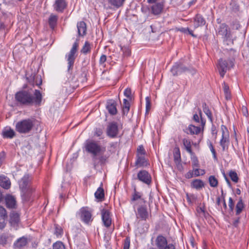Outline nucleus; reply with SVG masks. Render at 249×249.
<instances>
[{"label":"nucleus","mask_w":249,"mask_h":249,"mask_svg":"<svg viewBox=\"0 0 249 249\" xmlns=\"http://www.w3.org/2000/svg\"><path fill=\"white\" fill-rule=\"evenodd\" d=\"M53 249H65L63 243L61 241H57L53 244Z\"/></svg>","instance_id":"obj_45"},{"label":"nucleus","mask_w":249,"mask_h":249,"mask_svg":"<svg viewBox=\"0 0 249 249\" xmlns=\"http://www.w3.org/2000/svg\"><path fill=\"white\" fill-rule=\"evenodd\" d=\"M123 107H128L130 108V103L127 99H124Z\"/></svg>","instance_id":"obj_63"},{"label":"nucleus","mask_w":249,"mask_h":249,"mask_svg":"<svg viewBox=\"0 0 249 249\" xmlns=\"http://www.w3.org/2000/svg\"><path fill=\"white\" fill-rule=\"evenodd\" d=\"M138 205L137 212H136L137 218L142 220H146L149 216L146 205L145 203H142Z\"/></svg>","instance_id":"obj_7"},{"label":"nucleus","mask_w":249,"mask_h":249,"mask_svg":"<svg viewBox=\"0 0 249 249\" xmlns=\"http://www.w3.org/2000/svg\"><path fill=\"white\" fill-rule=\"evenodd\" d=\"M54 233L56 236L61 235L63 233V230L60 227H56Z\"/></svg>","instance_id":"obj_58"},{"label":"nucleus","mask_w":249,"mask_h":249,"mask_svg":"<svg viewBox=\"0 0 249 249\" xmlns=\"http://www.w3.org/2000/svg\"><path fill=\"white\" fill-rule=\"evenodd\" d=\"M187 130L186 132L188 134H190L191 135H197L200 133L201 128L200 126H196L194 125L190 124L187 129Z\"/></svg>","instance_id":"obj_33"},{"label":"nucleus","mask_w":249,"mask_h":249,"mask_svg":"<svg viewBox=\"0 0 249 249\" xmlns=\"http://www.w3.org/2000/svg\"><path fill=\"white\" fill-rule=\"evenodd\" d=\"M142 194L136 191L135 188L132 197L130 199V203L133 204V208L135 209L136 206L140 204L146 203V200L142 198Z\"/></svg>","instance_id":"obj_9"},{"label":"nucleus","mask_w":249,"mask_h":249,"mask_svg":"<svg viewBox=\"0 0 249 249\" xmlns=\"http://www.w3.org/2000/svg\"><path fill=\"white\" fill-rule=\"evenodd\" d=\"M79 214L83 222L86 224H89L93 220L91 212L88 207H82L80 209Z\"/></svg>","instance_id":"obj_8"},{"label":"nucleus","mask_w":249,"mask_h":249,"mask_svg":"<svg viewBox=\"0 0 249 249\" xmlns=\"http://www.w3.org/2000/svg\"><path fill=\"white\" fill-rule=\"evenodd\" d=\"M32 178L28 175H25L19 181V187L21 191V196L24 201L30 200L32 193L35 190L31 185Z\"/></svg>","instance_id":"obj_4"},{"label":"nucleus","mask_w":249,"mask_h":249,"mask_svg":"<svg viewBox=\"0 0 249 249\" xmlns=\"http://www.w3.org/2000/svg\"><path fill=\"white\" fill-rule=\"evenodd\" d=\"M79 46V43L78 40H77L73 44L72 47L66 56H67V61H68V74L70 75V77L68 78V82L70 83V87H72L73 88L75 85L74 84V83L76 82V80H75L74 76L72 74V70L74 66V63L75 61V59L76 58V56L75 55L76 53L77 52L78 48Z\"/></svg>","instance_id":"obj_3"},{"label":"nucleus","mask_w":249,"mask_h":249,"mask_svg":"<svg viewBox=\"0 0 249 249\" xmlns=\"http://www.w3.org/2000/svg\"><path fill=\"white\" fill-rule=\"evenodd\" d=\"M130 108L126 107H123V114L124 115H126L129 112Z\"/></svg>","instance_id":"obj_62"},{"label":"nucleus","mask_w":249,"mask_h":249,"mask_svg":"<svg viewBox=\"0 0 249 249\" xmlns=\"http://www.w3.org/2000/svg\"><path fill=\"white\" fill-rule=\"evenodd\" d=\"M194 172V177H198L200 175L203 176L205 174V171L204 169L196 168L193 169Z\"/></svg>","instance_id":"obj_46"},{"label":"nucleus","mask_w":249,"mask_h":249,"mask_svg":"<svg viewBox=\"0 0 249 249\" xmlns=\"http://www.w3.org/2000/svg\"><path fill=\"white\" fill-rule=\"evenodd\" d=\"M194 27L195 28L204 26L206 24L205 18L200 14H197L194 18Z\"/></svg>","instance_id":"obj_20"},{"label":"nucleus","mask_w":249,"mask_h":249,"mask_svg":"<svg viewBox=\"0 0 249 249\" xmlns=\"http://www.w3.org/2000/svg\"><path fill=\"white\" fill-rule=\"evenodd\" d=\"M219 143L222 148L223 151L228 150L230 143L229 135L228 134L227 137H222Z\"/></svg>","instance_id":"obj_29"},{"label":"nucleus","mask_w":249,"mask_h":249,"mask_svg":"<svg viewBox=\"0 0 249 249\" xmlns=\"http://www.w3.org/2000/svg\"><path fill=\"white\" fill-rule=\"evenodd\" d=\"M0 186L5 189H8L10 187L11 182L9 179L3 176H0Z\"/></svg>","instance_id":"obj_26"},{"label":"nucleus","mask_w":249,"mask_h":249,"mask_svg":"<svg viewBox=\"0 0 249 249\" xmlns=\"http://www.w3.org/2000/svg\"><path fill=\"white\" fill-rule=\"evenodd\" d=\"M27 239L24 237L18 239L14 244L15 248L21 249L25 247L27 244Z\"/></svg>","instance_id":"obj_27"},{"label":"nucleus","mask_w":249,"mask_h":249,"mask_svg":"<svg viewBox=\"0 0 249 249\" xmlns=\"http://www.w3.org/2000/svg\"><path fill=\"white\" fill-rule=\"evenodd\" d=\"M103 133V129L101 128H96L94 132V136L100 137Z\"/></svg>","instance_id":"obj_54"},{"label":"nucleus","mask_w":249,"mask_h":249,"mask_svg":"<svg viewBox=\"0 0 249 249\" xmlns=\"http://www.w3.org/2000/svg\"><path fill=\"white\" fill-rule=\"evenodd\" d=\"M19 221V215L16 212H13L10 213V223L12 226H17Z\"/></svg>","instance_id":"obj_28"},{"label":"nucleus","mask_w":249,"mask_h":249,"mask_svg":"<svg viewBox=\"0 0 249 249\" xmlns=\"http://www.w3.org/2000/svg\"><path fill=\"white\" fill-rule=\"evenodd\" d=\"M67 5L65 0H55L53 5L54 9L58 12H63Z\"/></svg>","instance_id":"obj_18"},{"label":"nucleus","mask_w":249,"mask_h":249,"mask_svg":"<svg viewBox=\"0 0 249 249\" xmlns=\"http://www.w3.org/2000/svg\"><path fill=\"white\" fill-rule=\"evenodd\" d=\"M15 101L21 106H39L42 95L39 90L23 89L17 92L15 95Z\"/></svg>","instance_id":"obj_2"},{"label":"nucleus","mask_w":249,"mask_h":249,"mask_svg":"<svg viewBox=\"0 0 249 249\" xmlns=\"http://www.w3.org/2000/svg\"><path fill=\"white\" fill-rule=\"evenodd\" d=\"M136 159L135 165L137 168L145 167L148 164V161L145 159L144 156L136 155Z\"/></svg>","instance_id":"obj_22"},{"label":"nucleus","mask_w":249,"mask_h":249,"mask_svg":"<svg viewBox=\"0 0 249 249\" xmlns=\"http://www.w3.org/2000/svg\"><path fill=\"white\" fill-rule=\"evenodd\" d=\"M246 205L244 203L243 200L241 197H240L237 203L236 204L235 207V215L236 216H239L240 214L243 212V211L245 209Z\"/></svg>","instance_id":"obj_21"},{"label":"nucleus","mask_w":249,"mask_h":249,"mask_svg":"<svg viewBox=\"0 0 249 249\" xmlns=\"http://www.w3.org/2000/svg\"><path fill=\"white\" fill-rule=\"evenodd\" d=\"M118 125L116 122H112L108 123L107 127V134L111 138L117 137L118 134Z\"/></svg>","instance_id":"obj_10"},{"label":"nucleus","mask_w":249,"mask_h":249,"mask_svg":"<svg viewBox=\"0 0 249 249\" xmlns=\"http://www.w3.org/2000/svg\"><path fill=\"white\" fill-rule=\"evenodd\" d=\"M91 51V45L89 42L86 41L84 46L81 50V53H82L86 54L89 53Z\"/></svg>","instance_id":"obj_39"},{"label":"nucleus","mask_w":249,"mask_h":249,"mask_svg":"<svg viewBox=\"0 0 249 249\" xmlns=\"http://www.w3.org/2000/svg\"><path fill=\"white\" fill-rule=\"evenodd\" d=\"M229 8L232 12L236 13L239 11L240 6L236 0H231L230 3Z\"/></svg>","instance_id":"obj_35"},{"label":"nucleus","mask_w":249,"mask_h":249,"mask_svg":"<svg viewBox=\"0 0 249 249\" xmlns=\"http://www.w3.org/2000/svg\"><path fill=\"white\" fill-rule=\"evenodd\" d=\"M164 249H176L175 246L172 243L168 244V246H167Z\"/></svg>","instance_id":"obj_64"},{"label":"nucleus","mask_w":249,"mask_h":249,"mask_svg":"<svg viewBox=\"0 0 249 249\" xmlns=\"http://www.w3.org/2000/svg\"><path fill=\"white\" fill-rule=\"evenodd\" d=\"M106 108L111 115H116L117 113L116 103L114 100L108 101L107 103Z\"/></svg>","instance_id":"obj_19"},{"label":"nucleus","mask_w":249,"mask_h":249,"mask_svg":"<svg viewBox=\"0 0 249 249\" xmlns=\"http://www.w3.org/2000/svg\"><path fill=\"white\" fill-rule=\"evenodd\" d=\"M164 6L163 1L160 2H155L150 8V11L151 14L157 16L160 15L163 9Z\"/></svg>","instance_id":"obj_15"},{"label":"nucleus","mask_w":249,"mask_h":249,"mask_svg":"<svg viewBox=\"0 0 249 249\" xmlns=\"http://www.w3.org/2000/svg\"><path fill=\"white\" fill-rule=\"evenodd\" d=\"M155 244L158 249H164L168 246L166 238L162 235L157 236L155 240Z\"/></svg>","instance_id":"obj_16"},{"label":"nucleus","mask_w":249,"mask_h":249,"mask_svg":"<svg viewBox=\"0 0 249 249\" xmlns=\"http://www.w3.org/2000/svg\"><path fill=\"white\" fill-rule=\"evenodd\" d=\"M130 240L129 237H126L124 240L123 249H129Z\"/></svg>","instance_id":"obj_51"},{"label":"nucleus","mask_w":249,"mask_h":249,"mask_svg":"<svg viewBox=\"0 0 249 249\" xmlns=\"http://www.w3.org/2000/svg\"><path fill=\"white\" fill-rule=\"evenodd\" d=\"M208 145L210 149V150L212 152V154H213V158L214 160H217V156H216V151L213 145V144L212 143L210 142V141H209L208 142Z\"/></svg>","instance_id":"obj_48"},{"label":"nucleus","mask_w":249,"mask_h":249,"mask_svg":"<svg viewBox=\"0 0 249 249\" xmlns=\"http://www.w3.org/2000/svg\"><path fill=\"white\" fill-rule=\"evenodd\" d=\"M221 129L222 131V137H227V135L229 134V132L227 127L224 125H222Z\"/></svg>","instance_id":"obj_52"},{"label":"nucleus","mask_w":249,"mask_h":249,"mask_svg":"<svg viewBox=\"0 0 249 249\" xmlns=\"http://www.w3.org/2000/svg\"><path fill=\"white\" fill-rule=\"evenodd\" d=\"M182 142L186 150L191 155H193L194 153L192 150L190 141L184 138L182 140Z\"/></svg>","instance_id":"obj_37"},{"label":"nucleus","mask_w":249,"mask_h":249,"mask_svg":"<svg viewBox=\"0 0 249 249\" xmlns=\"http://www.w3.org/2000/svg\"><path fill=\"white\" fill-rule=\"evenodd\" d=\"M16 133L15 131L11 128H5L2 131V136L4 138L12 139L14 137Z\"/></svg>","instance_id":"obj_32"},{"label":"nucleus","mask_w":249,"mask_h":249,"mask_svg":"<svg viewBox=\"0 0 249 249\" xmlns=\"http://www.w3.org/2000/svg\"><path fill=\"white\" fill-rule=\"evenodd\" d=\"M124 95L126 96L128 99L131 100V90L130 88H127L124 91Z\"/></svg>","instance_id":"obj_53"},{"label":"nucleus","mask_w":249,"mask_h":249,"mask_svg":"<svg viewBox=\"0 0 249 249\" xmlns=\"http://www.w3.org/2000/svg\"><path fill=\"white\" fill-rule=\"evenodd\" d=\"M229 207L231 211H233L234 208V202L231 197H230L229 199Z\"/></svg>","instance_id":"obj_55"},{"label":"nucleus","mask_w":249,"mask_h":249,"mask_svg":"<svg viewBox=\"0 0 249 249\" xmlns=\"http://www.w3.org/2000/svg\"><path fill=\"white\" fill-rule=\"evenodd\" d=\"M0 217L1 219H6L7 217L6 210L3 207L0 206Z\"/></svg>","instance_id":"obj_50"},{"label":"nucleus","mask_w":249,"mask_h":249,"mask_svg":"<svg viewBox=\"0 0 249 249\" xmlns=\"http://www.w3.org/2000/svg\"><path fill=\"white\" fill-rule=\"evenodd\" d=\"M58 17L56 15L51 14L48 19V23L52 29H54L57 24Z\"/></svg>","instance_id":"obj_31"},{"label":"nucleus","mask_w":249,"mask_h":249,"mask_svg":"<svg viewBox=\"0 0 249 249\" xmlns=\"http://www.w3.org/2000/svg\"><path fill=\"white\" fill-rule=\"evenodd\" d=\"M95 197L98 199H102L104 198L105 193L104 190L103 188L99 187L97 191L95 192Z\"/></svg>","instance_id":"obj_38"},{"label":"nucleus","mask_w":249,"mask_h":249,"mask_svg":"<svg viewBox=\"0 0 249 249\" xmlns=\"http://www.w3.org/2000/svg\"><path fill=\"white\" fill-rule=\"evenodd\" d=\"M233 63L231 60H223L220 59L219 60L218 69L219 74L222 77H223L228 69L232 67Z\"/></svg>","instance_id":"obj_6"},{"label":"nucleus","mask_w":249,"mask_h":249,"mask_svg":"<svg viewBox=\"0 0 249 249\" xmlns=\"http://www.w3.org/2000/svg\"><path fill=\"white\" fill-rule=\"evenodd\" d=\"M101 216L104 225L107 228L109 227L111 224V218L109 211L107 209H103L101 211Z\"/></svg>","instance_id":"obj_14"},{"label":"nucleus","mask_w":249,"mask_h":249,"mask_svg":"<svg viewBox=\"0 0 249 249\" xmlns=\"http://www.w3.org/2000/svg\"><path fill=\"white\" fill-rule=\"evenodd\" d=\"M151 103L150 98L148 97L146 98V111L148 112L150 109Z\"/></svg>","instance_id":"obj_56"},{"label":"nucleus","mask_w":249,"mask_h":249,"mask_svg":"<svg viewBox=\"0 0 249 249\" xmlns=\"http://www.w3.org/2000/svg\"><path fill=\"white\" fill-rule=\"evenodd\" d=\"M229 176L231 179V180L235 183L238 182L239 178L238 177L237 174L236 172L233 170H231L229 172Z\"/></svg>","instance_id":"obj_44"},{"label":"nucleus","mask_w":249,"mask_h":249,"mask_svg":"<svg viewBox=\"0 0 249 249\" xmlns=\"http://www.w3.org/2000/svg\"><path fill=\"white\" fill-rule=\"evenodd\" d=\"M197 110L198 111L199 115L197 114V113H195L193 116V120L196 123H199V116L200 117V123H201V126L203 127L205 124V121L202 119V112L200 108H198Z\"/></svg>","instance_id":"obj_34"},{"label":"nucleus","mask_w":249,"mask_h":249,"mask_svg":"<svg viewBox=\"0 0 249 249\" xmlns=\"http://www.w3.org/2000/svg\"><path fill=\"white\" fill-rule=\"evenodd\" d=\"M209 182L212 187H216L218 186V181L214 176H210L209 178Z\"/></svg>","instance_id":"obj_42"},{"label":"nucleus","mask_w":249,"mask_h":249,"mask_svg":"<svg viewBox=\"0 0 249 249\" xmlns=\"http://www.w3.org/2000/svg\"><path fill=\"white\" fill-rule=\"evenodd\" d=\"M138 179L143 183L149 185L152 181V178L150 174L146 170L140 171L137 174Z\"/></svg>","instance_id":"obj_11"},{"label":"nucleus","mask_w":249,"mask_h":249,"mask_svg":"<svg viewBox=\"0 0 249 249\" xmlns=\"http://www.w3.org/2000/svg\"><path fill=\"white\" fill-rule=\"evenodd\" d=\"M125 1V0H108L109 4L117 8L122 6Z\"/></svg>","instance_id":"obj_36"},{"label":"nucleus","mask_w":249,"mask_h":249,"mask_svg":"<svg viewBox=\"0 0 249 249\" xmlns=\"http://www.w3.org/2000/svg\"><path fill=\"white\" fill-rule=\"evenodd\" d=\"M77 28L79 36H83L86 34L87 26L84 21H80L77 23Z\"/></svg>","instance_id":"obj_24"},{"label":"nucleus","mask_w":249,"mask_h":249,"mask_svg":"<svg viewBox=\"0 0 249 249\" xmlns=\"http://www.w3.org/2000/svg\"><path fill=\"white\" fill-rule=\"evenodd\" d=\"M174 160L177 165L179 164L181 162V155L179 148L176 147L173 151Z\"/></svg>","instance_id":"obj_30"},{"label":"nucleus","mask_w":249,"mask_h":249,"mask_svg":"<svg viewBox=\"0 0 249 249\" xmlns=\"http://www.w3.org/2000/svg\"><path fill=\"white\" fill-rule=\"evenodd\" d=\"M6 205L7 208L13 209L16 205V200L15 198L11 195H7L5 198Z\"/></svg>","instance_id":"obj_23"},{"label":"nucleus","mask_w":249,"mask_h":249,"mask_svg":"<svg viewBox=\"0 0 249 249\" xmlns=\"http://www.w3.org/2000/svg\"><path fill=\"white\" fill-rule=\"evenodd\" d=\"M240 217L238 216L237 217L234 219L232 225L235 227H237L240 223Z\"/></svg>","instance_id":"obj_59"},{"label":"nucleus","mask_w":249,"mask_h":249,"mask_svg":"<svg viewBox=\"0 0 249 249\" xmlns=\"http://www.w3.org/2000/svg\"><path fill=\"white\" fill-rule=\"evenodd\" d=\"M204 182L199 179H195L193 180L191 183V186L192 188L196 189L197 190H200L204 187Z\"/></svg>","instance_id":"obj_25"},{"label":"nucleus","mask_w":249,"mask_h":249,"mask_svg":"<svg viewBox=\"0 0 249 249\" xmlns=\"http://www.w3.org/2000/svg\"><path fill=\"white\" fill-rule=\"evenodd\" d=\"M42 84L41 77L39 75H34L33 76V81L32 84L34 86H40Z\"/></svg>","instance_id":"obj_43"},{"label":"nucleus","mask_w":249,"mask_h":249,"mask_svg":"<svg viewBox=\"0 0 249 249\" xmlns=\"http://www.w3.org/2000/svg\"><path fill=\"white\" fill-rule=\"evenodd\" d=\"M13 238V235L9 233H3L0 234V245L4 247L7 244H11Z\"/></svg>","instance_id":"obj_17"},{"label":"nucleus","mask_w":249,"mask_h":249,"mask_svg":"<svg viewBox=\"0 0 249 249\" xmlns=\"http://www.w3.org/2000/svg\"><path fill=\"white\" fill-rule=\"evenodd\" d=\"M193 166L194 167H198L199 163L196 157H194L193 160Z\"/></svg>","instance_id":"obj_61"},{"label":"nucleus","mask_w":249,"mask_h":249,"mask_svg":"<svg viewBox=\"0 0 249 249\" xmlns=\"http://www.w3.org/2000/svg\"><path fill=\"white\" fill-rule=\"evenodd\" d=\"M145 150L142 145L138 146L137 150V155L138 156H144L145 155Z\"/></svg>","instance_id":"obj_49"},{"label":"nucleus","mask_w":249,"mask_h":249,"mask_svg":"<svg viewBox=\"0 0 249 249\" xmlns=\"http://www.w3.org/2000/svg\"><path fill=\"white\" fill-rule=\"evenodd\" d=\"M189 69L180 63H176L171 69V72L174 76H177L182 72H186Z\"/></svg>","instance_id":"obj_13"},{"label":"nucleus","mask_w":249,"mask_h":249,"mask_svg":"<svg viewBox=\"0 0 249 249\" xmlns=\"http://www.w3.org/2000/svg\"><path fill=\"white\" fill-rule=\"evenodd\" d=\"M202 107L204 112L208 116V118L210 120V121L212 122L213 118L211 111H210L208 106L205 103L203 104Z\"/></svg>","instance_id":"obj_40"},{"label":"nucleus","mask_w":249,"mask_h":249,"mask_svg":"<svg viewBox=\"0 0 249 249\" xmlns=\"http://www.w3.org/2000/svg\"><path fill=\"white\" fill-rule=\"evenodd\" d=\"M193 177H194V170H190L189 172H188L185 175V177L186 178L189 179L191 178H192Z\"/></svg>","instance_id":"obj_57"},{"label":"nucleus","mask_w":249,"mask_h":249,"mask_svg":"<svg viewBox=\"0 0 249 249\" xmlns=\"http://www.w3.org/2000/svg\"><path fill=\"white\" fill-rule=\"evenodd\" d=\"M121 50L123 52V54L124 56H129L131 54V51L127 46L121 47Z\"/></svg>","instance_id":"obj_47"},{"label":"nucleus","mask_w":249,"mask_h":249,"mask_svg":"<svg viewBox=\"0 0 249 249\" xmlns=\"http://www.w3.org/2000/svg\"><path fill=\"white\" fill-rule=\"evenodd\" d=\"M86 151L92 157L94 168L99 164L104 165L108 160L109 155L104 154L106 148L102 146L98 142L93 140H87L85 143Z\"/></svg>","instance_id":"obj_1"},{"label":"nucleus","mask_w":249,"mask_h":249,"mask_svg":"<svg viewBox=\"0 0 249 249\" xmlns=\"http://www.w3.org/2000/svg\"><path fill=\"white\" fill-rule=\"evenodd\" d=\"M34 122L32 119H27L18 122L15 126L16 130L21 134L28 133L34 126Z\"/></svg>","instance_id":"obj_5"},{"label":"nucleus","mask_w":249,"mask_h":249,"mask_svg":"<svg viewBox=\"0 0 249 249\" xmlns=\"http://www.w3.org/2000/svg\"><path fill=\"white\" fill-rule=\"evenodd\" d=\"M223 88L226 99L227 100L230 99L231 98V93L228 85L225 82H224L223 84Z\"/></svg>","instance_id":"obj_41"},{"label":"nucleus","mask_w":249,"mask_h":249,"mask_svg":"<svg viewBox=\"0 0 249 249\" xmlns=\"http://www.w3.org/2000/svg\"><path fill=\"white\" fill-rule=\"evenodd\" d=\"M218 34L226 40L231 38V33L228 26L226 24H222L218 29Z\"/></svg>","instance_id":"obj_12"},{"label":"nucleus","mask_w":249,"mask_h":249,"mask_svg":"<svg viewBox=\"0 0 249 249\" xmlns=\"http://www.w3.org/2000/svg\"><path fill=\"white\" fill-rule=\"evenodd\" d=\"M107 60V56L105 54H102L99 60V64L100 65H103Z\"/></svg>","instance_id":"obj_60"}]
</instances>
